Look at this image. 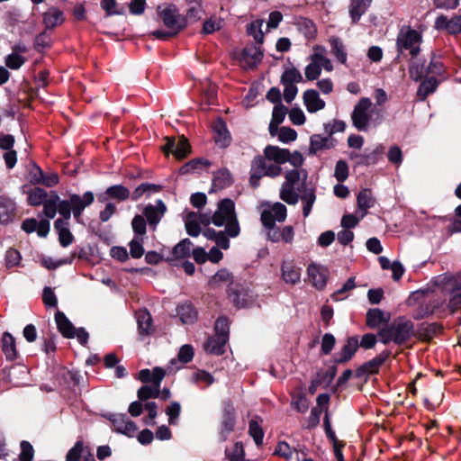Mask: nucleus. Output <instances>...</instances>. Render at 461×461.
Wrapping results in <instances>:
<instances>
[{"instance_id":"f257e3e1","label":"nucleus","mask_w":461,"mask_h":461,"mask_svg":"<svg viewBox=\"0 0 461 461\" xmlns=\"http://www.w3.org/2000/svg\"><path fill=\"white\" fill-rule=\"evenodd\" d=\"M307 172L303 169L294 168L286 171L285 181L280 188V198L288 204H296L300 195L312 187L307 184Z\"/></svg>"},{"instance_id":"f03ea898","label":"nucleus","mask_w":461,"mask_h":461,"mask_svg":"<svg viewBox=\"0 0 461 461\" xmlns=\"http://www.w3.org/2000/svg\"><path fill=\"white\" fill-rule=\"evenodd\" d=\"M414 335V326L411 321L405 317L395 319L390 325L379 330V339L384 344L394 342L401 345L410 340Z\"/></svg>"},{"instance_id":"7ed1b4c3","label":"nucleus","mask_w":461,"mask_h":461,"mask_svg":"<svg viewBox=\"0 0 461 461\" xmlns=\"http://www.w3.org/2000/svg\"><path fill=\"white\" fill-rule=\"evenodd\" d=\"M212 222L218 227L225 226V232L230 237L234 238L240 234V225L232 200L226 198L219 202L217 210L212 215Z\"/></svg>"},{"instance_id":"20e7f679","label":"nucleus","mask_w":461,"mask_h":461,"mask_svg":"<svg viewBox=\"0 0 461 461\" xmlns=\"http://www.w3.org/2000/svg\"><path fill=\"white\" fill-rule=\"evenodd\" d=\"M95 199L94 194L90 191L86 192L83 196L72 194L69 200H60L59 197L58 212L68 222L73 212L74 218L77 222H81V215L86 207L93 203Z\"/></svg>"},{"instance_id":"39448f33","label":"nucleus","mask_w":461,"mask_h":461,"mask_svg":"<svg viewBox=\"0 0 461 461\" xmlns=\"http://www.w3.org/2000/svg\"><path fill=\"white\" fill-rule=\"evenodd\" d=\"M321 68L327 72H331L334 69L331 60L326 56V49L317 45L313 48V53L310 56V63L304 69L306 79L310 81L317 79L321 73Z\"/></svg>"},{"instance_id":"423d86ee","label":"nucleus","mask_w":461,"mask_h":461,"mask_svg":"<svg viewBox=\"0 0 461 461\" xmlns=\"http://www.w3.org/2000/svg\"><path fill=\"white\" fill-rule=\"evenodd\" d=\"M421 42L422 35L420 32L411 29L410 26H403L399 31L396 40V48L399 53H403V51L408 50L413 59L420 53V45Z\"/></svg>"},{"instance_id":"0eeeda50","label":"nucleus","mask_w":461,"mask_h":461,"mask_svg":"<svg viewBox=\"0 0 461 461\" xmlns=\"http://www.w3.org/2000/svg\"><path fill=\"white\" fill-rule=\"evenodd\" d=\"M158 14L167 29L171 30L173 33L177 34L186 26L185 18L181 15L178 9L173 5L158 7Z\"/></svg>"},{"instance_id":"6e6552de","label":"nucleus","mask_w":461,"mask_h":461,"mask_svg":"<svg viewBox=\"0 0 461 461\" xmlns=\"http://www.w3.org/2000/svg\"><path fill=\"white\" fill-rule=\"evenodd\" d=\"M372 102L367 97L361 98L354 106L351 120L354 127L358 131H366L371 120Z\"/></svg>"},{"instance_id":"1a4fd4ad","label":"nucleus","mask_w":461,"mask_h":461,"mask_svg":"<svg viewBox=\"0 0 461 461\" xmlns=\"http://www.w3.org/2000/svg\"><path fill=\"white\" fill-rule=\"evenodd\" d=\"M286 207L281 203H275L272 206L263 210L261 213L262 224L267 228L275 227L276 221H284L286 218Z\"/></svg>"},{"instance_id":"9d476101","label":"nucleus","mask_w":461,"mask_h":461,"mask_svg":"<svg viewBox=\"0 0 461 461\" xmlns=\"http://www.w3.org/2000/svg\"><path fill=\"white\" fill-rule=\"evenodd\" d=\"M437 31L446 32L451 35L461 33V15L455 14L451 17L441 14L434 22Z\"/></svg>"},{"instance_id":"9b49d317","label":"nucleus","mask_w":461,"mask_h":461,"mask_svg":"<svg viewBox=\"0 0 461 461\" xmlns=\"http://www.w3.org/2000/svg\"><path fill=\"white\" fill-rule=\"evenodd\" d=\"M166 212L167 206L162 200H158L155 204H148L143 210V213L153 230H155Z\"/></svg>"},{"instance_id":"f8f14e48","label":"nucleus","mask_w":461,"mask_h":461,"mask_svg":"<svg viewBox=\"0 0 461 461\" xmlns=\"http://www.w3.org/2000/svg\"><path fill=\"white\" fill-rule=\"evenodd\" d=\"M266 158L257 156L253 158L250 167L249 184L257 188L259 185L260 179L266 176L267 161Z\"/></svg>"},{"instance_id":"ddd939ff","label":"nucleus","mask_w":461,"mask_h":461,"mask_svg":"<svg viewBox=\"0 0 461 461\" xmlns=\"http://www.w3.org/2000/svg\"><path fill=\"white\" fill-rule=\"evenodd\" d=\"M307 273L309 280L312 285L318 289H321L325 286L328 277V271L326 268L316 264H312L308 267Z\"/></svg>"},{"instance_id":"4468645a","label":"nucleus","mask_w":461,"mask_h":461,"mask_svg":"<svg viewBox=\"0 0 461 461\" xmlns=\"http://www.w3.org/2000/svg\"><path fill=\"white\" fill-rule=\"evenodd\" d=\"M263 53L259 48L256 46L247 47L243 50L240 62L243 68H254L262 59Z\"/></svg>"},{"instance_id":"2eb2a0df","label":"nucleus","mask_w":461,"mask_h":461,"mask_svg":"<svg viewBox=\"0 0 461 461\" xmlns=\"http://www.w3.org/2000/svg\"><path fill=\"white\" fill-rule=\"evenodd\" d=\"M303 104L309 113H316L325 107V102L316 90L309 89L303 93Z\"/></svg>"},{"instance_id":"dca6fc26","label":"nucleus","mask_w":461,"mask_h":461,"mask_svg":"<svg viewBox=\"0 0 461 461\" xmlns=\"http://www.w3.org/2000/svg\"><path fill=\"white\" fill-rule=\"evenodd\" d=\"M22 229L27 233L36 230L40 237L44 238L50 231V222L47 220L38 221L32 218L27 219L23 222Z\"/></svg>"},{"instance_id":"f3484780","label":"nucleus","mask_w":461,"mask_h":461,"mask_svg":"<svg viewBox=\"0 0 461 461\" xmlns=\"http://www.w3.org/2000/svg\"><path fill=\"white\" fill-rule=\"evenodd\" d=\"M114 429L117 432L125 434L129 437H133L137 432L136 424L129 420L125 415H119L113 420Z\"/></svg>"},{"instance_id":"a211bd4d","label":"nucleus","mask_w":461,"mask_h":461,"mask_svg":"<svg viewBox=\"0 0 461 461\" xmlns=\"http://www.w3.org/2000/svg\"><path fill=\"white\" fill-rule=\"evenodd\" d=\"M228 340L225 335H214L207 339L204 344V349L210 354L221 355L224 353L225 345Z\"/></svg>"},{"instance_id":"6ab92c4d","label":"nucleus","mask_w":461,"mask_h":461,"mask_svg":"<svg viewBox=\"0 0 461 461\" xmlns=\"http://www.w3.org/2000/svg\"><path fill=\"white\" fill-rule=\"evenodd\" d=\"M288 154V149H281L277 146L268 145L264 149L265 158L279 165L287 162Z\"/></svg>"},{"instance_id":"aec40b11","label":"nucleus","mask_w":461,"mask_h":461,"mask_svg":"<svg viewBox=\"0 0 461 461\" xmlns=\"http://www.w3.org/2000/svg\"><path fill=\"white\" fill-rule=\"evenodd\" d=\"M282 278L287 284L294 285L300 281L301 272L292 261H285L281 267Z\"/></svg>"},{"instance_id":"412c9836","label":"nucleus","mask_w":461,"mask_h":461,"mask_svg":"<svg viewBox=\"0 0 461 461\" xmlns=\"http://www.w3.org/2000/svg\"><path fill=\"white\" fill-rule=\"evenodd\" d=\"M2 351L7 360L13 361L17 357V349L14 338L9 333L5 332L1 339Z\"/></svg>"},{"instance_id":"4be33fe9","label":"nucleus","mask_w":461,"mask_h":461,"mask_svg":"<svg viewBox=\"0 0 461 461\" xmlns=\"http://www.w3.org/2000/svg\"><path fill=\"white\" fill-rule=\"evenodd\" d=\"M235 426V411L232 407L226 408L222 414L221 424V435L222 440L227 438V436L233 430Z\"/></svg>"},{"instance_id":"5701e85b","label":"nucleus","mask_w":461,"mask_h":461,"mask_svg":"<svg viewBox=\"0 0 461 461\" xmlns=\"http://www.w3.org/2000/svg\"><path fill=\"white\" fill-rule=\"evenodd\" d=\"M359 347L358 339L357 337H351L347 340V343L342 348L341 351L338 354V357L336 359L337 363H345L348 361L357 349Z\"/></svg>"},{"instance_id":"b1692460","label":"nucleus","mask_w":461,"mask_h":461,"mask_svg":"<svg viewBox=\"0 0 461 461\" xmlns=\"http://www.w3.org/2000/svg\"><path fill=\"white\" fill-rule=\"evenodd\" d=\"M372 0H351L349 5V15L353 23H357L360 17L370 6Z\"/></svg>"},{"instance_id":"393cba45","label":"nucleus","mask_w":461,"mask_h":461,"mask_svg":"<svg viewBox=\"0 0 461 461\" xmlns=\"http://www.w3.org/2000/svg\"><path fill=\"white\" fill-rule=\"evenodd\" d=\"M55 321L59 332L65 338H75V328L63 312H57L55 314Z\"/></svg>"},{"instance_id":"a878e982","label":"nucleus","mask_w":461,"mask_h":461,"mask_svg":"<svg viewBox=\"0 0 461 461\" xmlns=\"http://www.w3.org/2000/svg\"><path fill=\"white\" fill-rule=\"evenodd\" d=\"M389 320L390 315L380 309H372L366 313V324L372 329L377 328L383 323H387Z\"/></svg>"},{"instance_id":"bb28decb","label":"nucleus","mask_w":461,"mask_h":461,"mask_svg":"<svg viewBox=\"0 0 461 461\" xmlns=\"http://www.w3.org/2000/svg\"><path fill=\"white\" fill-rule=\"evenodd\" d=\"M329 42L331 48L330 51L337 60L346 65L348 55L343 41L339 38L332 36L329 39Z\"/></svg>"},{"instance_id":"cd10ccee","label":"nucleus","mask_w":461,"mask_h":461,"mask_svg":"<svg viewBox=\"0 0 461 461\" xmlns=\"http://www.w3.org/2000/svg\"><path fill=\"white\" fill-rule=\"evenodd\" d=\"M54 227L59 232V240L63 247H67L73 242L74 237L68 229L67 221L58 219L54 222Z\"/></svg>"},{"instance_id":"c85d7f7f","label":"nucleus","mask_w":461,"mask_h":461,"mask_svg":"<svg viewBox=\"0 0 461 461\" xmlns=\"http://www.w3.org/2000/svg\"><path fill=\"white\" fill-rule=\"evenodd\" d=\"M357 202L358 209L362 211L361 217L363 218L366 214L367 209L371 208L375 203L371 190L363 189L360 191Z\"/></svg>"},{"instance_id":"c756f323","label":"nucleus","mask_w":461,"mask_h":461,"mask_svg":"<svg viewBox=\"0 0 461 461\" xmlns=\"http://www.w3.org/2000/svg\"><path fill=\"white\" fill-rule=\"evenodd\" d=\"M185 226L190 236L197 237L201 232L198 213L194 212H188L185 217Z\"/></svg>"},{"instance_id":"7c9ffc66","label":"nucleus","mask_w":461,"mask_h":461,"mask_svg":"<svg viewBox=\"0 0 461 461\" xmlns=\"http://www.w3.org/2000/svg\"><path fill=\"white\" fill-rule=\"evenodd\" d=\"M161 189V185L149 183H143L140 185L138 187H136V189L133 191L131 194V199L133 201H137L140 198H141L144 194H147L149 196L151 194L160 192Z\"/></svg>"},{"instance_id":"2f4dec72","label":"nucleus","mask_w":461,"mask_h":461,"mask_svg":"<svg viewBox=\"0 0 461 461\" xmlns=\"http://www.w3.org/2000/svg\"><path fill=\"white\" fill-rule=\"evenodd\" d=\"M63 22L62 13L56 9L50 8L43 14V23L46 29H51Z\"/></svg>"},{"instance_id":"473e14b6","label":"nucleus","mask_w":461,"mask_h":461,"mask_svg":"<svg viewBox=\"0 0 461 461\" xmlns=\"http://www.w3.org/2000/svg\"><path fill=\"white\" fill-rule=\"evenodd\" d=\"M14 211L13 201L7 197L0 196V222H7L11 220Z\"/></svg>"},{"instance_id":"72a5a7b5","label":"nucleus","mask_w":461,"mask_h":461,"mask_svg":"<svg viewBox=\"0 0 461 461\" xmlns=\"http://www.w3.org/2000/svg\"><path fill=\"white\" fill-rule=\"evenodd\" d=\"M137 321L141 334L149 335L152 332V318L148 312H139L137 313Z\"/></svg>"},{"instance_id":"f704fd0d","label":"nucleus","mask_w":461,"mask_h":461,"mask_svg":"<svg viewBox=\"0 0 461 461\" xmlns=\"http://www.w3.org/2000/svg\"><path fill=\"white\" fill-rule=\"evenodd\" d=\"M438 84V82L435 77H429L424 80L417 91V95L420 100L424 101L429 94L437 89Z\"/></svg>"},{"instance_id":"c9c22d12","label":"nucleus","mask_w":461,"mask_h":461,"mask_svg":"<svg viewBox=\"0 0 461 461\" xmlns=\"http://www.w3.org/2000/svg\"><path fill=\"white\" fill-rule=\"evenodd\" d=\"M300 199L303 202V214L308 217L316 200L314 187L305 190V193L300 195Z\"/></svg>"},{"instance_id":"e433bc0d","label":"nucleus","mask_w":461,"mask_h":461,"mask_svg":"<svg viewBox=\"0 0 461 461\" xmlns=\"http://www.w3.org/2000/svg\"><path fill=\"white\" fill-rule=\"evenodd\" d=\"M231 184V175L228 170H219L212 180L214 190L223 189Z\"/></svg>"},{"instance_id":"4c0bfd02","label":"nucleus","mask_w":461,"mask_h":461,"mask_svg":"<svg viewBox=\"0 0 461 461\" xmlns=\"http://www.w3.org/2000/svg\"><path fill=\"white\" fill-rule=\"evenodd\" d=\"M214 131L217 134L215 141L219 143L221 147L228 146L230 141V136L225 123L222 121H219L214 126Z\"/></svg>"},{"instance_id":"58836bf2","label":"nucleus","mask_w":461,"mask_h":461,"mask_svg":"<svg viewBox=\"0 0 461 461\" xmlns=\"http://www.w3.org/2000/svg\"><path fill=\"white\" fill-rule=\"evenodd\" d=\"M177 313L183 323H192L195 321L197 312L191 304H182L177 308Z\"/></svg>"},{"instance_id":"ea45409f","label":"nucleus","mask_w":461,"mask_h":461,"mask_svg":"<svg viewBox=\"0 0 461 461\" xmlns=\"http://www.w3.org/2000/svg\"><path fill=\"white\" fill-rule=\"evenodd\" d=\"M303 81L301 72L295 68H288L285 70L281 77V83L283 85H294Z\"/></svg>"},{"instance_id":"a19ab883","label":"nucleus","mask_w":461,"mask_h":461,"mask_svg":"<svg viewBox=\"0 0 461 461\" xmlns=\"http://www.w3.org/2000/svg\"><path fill=\"white\" fill-rule=\"evenodd\" d=\"M193 243L189 239H184L177 243L173 249V255L175 258H185L190 255Z\"/></svg>"},{"instance_id":"79ce46f5","label":"nucleus","mask_w":461,"mask_h":461,"mask_svg":"<svg viewBox=\"0 0 461 461\" xmlns=\"http://www.w3.org/2000/svg\"><path fill=\"white\" fill-rule=\"evenodd\" d=\"M329 138L323 137L320 134H314L310 140V152L316 153L323 149H329Z\"/></svg>"},{"instance_id":"37998d69","label":"nucleus","mask_w":461,"mask_h":461,"mask_svg":"<svg viewBox=\"0 0 461 461\" xmlns=\"http://www.w3.org/2000/svg\"><path fill=\"white\" fill-rule=\"evenodd\" d=\"M176 145L174 156L177 159L185 158L191 151L188 140L184 136L179 137L177 140H176Z\"/></svg>"},{"instance_id":"c03bdc74","label":"nucleus","mask_w":461,"mask_h":461,"mask_svg":"<svg viewBox=\"0 0 461 461\" xmlns=\"http://www.w3.org/2000/svg\"><path fill=\"white\" fill-rule=\"evenodd\" d=\"M106 194L110 198L117 199L119 201H124L130 197V190L121 185L108 187Z\"/></svg>"},{"instance_id":"a18cd8bd","label":"nucleus","mask_w":461,"mask_h":461,"mask_svg":"<svg viewBox=\"0 0 461 461\" xmlns=\"http://www.w3.org/2000/svg\"><path fill=\"white\" fill-rule=\"evenodd\" d=\"M409 73L413 80L419 81L425 74H427V69L420 60L416 59V58H411Z\"/></svg>"},{"instance_id":"49530a36","label":"nucleus","mask_w":461,"mask_h":461,"mask_svg":"<svg viewBox=\"0 0 461 461\" xmlns=\"http://www.w3.org/2000/svg\"><path fill=\"white\" fill-rule=\"evenodd\" d=\"M138 398L140 401H147L150 398H158L160 394L158 387L154 384L143 385L138 390Z\"/></svg>"},{"instance_id":"de8ad7c7","label":"nucleus","mask_w":461,"mask_h":461,"mask_svg":"<svg viewBox=\"0 0 461 461\" xmlns=\"http://www.w3.org/2000/svg\"><path fill=\"white\" fill-rule=\"evenodd\" d=\"M39 177L35 178V183L42 184L48 187L56 185L59 183V176L56 173H49L45 175L41 168H37Z\"/></svg>"},{"instance_id":"09e8293b","label":"nucleus","mask_w":461,"mask_h":461,"mask_svg":"<svg viewBox=\"0 0 461 461\" xmlns=\"http://www.w3.org/2000/svg\"><path fill=\"white\" fill-rule=\"evenodd\" d=\"M203 13V7H202V5L200 2L199 1H191L188 4L186 17H185V21L190 20V21L195 22V21L201 19Z\"/></svg>"},{"instance_id":"8fccbe9b","label":"nucleus","mask_w":461,"mask_h":461,"mask_svg":"<svg viewBox=\"0 0 461 461\" xmlns=\"http://www.w3.org/2000/svg\"><path fill=\"white\" fill-rule=\"evenodd\" d=\"M249 434L253 438L255 443L258 446H260L262 444L263 438H264V431H263L261 426L259 425V423L258 422V420L255 419H252L249 421Z\"/></svg>"},{"instance_id":"3c124183","label":"nucleus","mask_w":461,"mask_h":461,"mask_svg":"<svg viewBox=\"0 0 461 461\" xmlns=\"http://www.w3.org/2000/svg\"><path fill=\"white\" fill-rule=\"evenodd\" d=\"M47 193L41 188L32 189L28 195V203L32 206L43 204L47 201Z\"/></svg>"},{"instance_id":"603ef678","label":"nucleus","mask_w":461,"mask_h":461,"mask_svg":"<svg viewBox=\"0 0 461 461\" xmlns=\"http://www.w3.org/2000/svg\"><path fill=\"white\" fill-rule=\"evenodd\" d=\"M59 195L53 194L43 203V213L46 217L53 219L58 212Z\"/></svg>"},{"instance_id":"864d4df0","label":"nucleus","mask_w":461,"mask_h":461,"mask_svg":"<svg viewBox=\"0 0 461 461\" xmlns=\"http://www.w3.org/2000/svg\"><path fill=\"white\" fill-rule=\"evenodd\" d=\"M263 25L262 20H257L248 26V33L251 35L258 43H262L264 40V33L261 27Z\"/></svg>"},{"instance_id":"5fc2aeb1","label":"nucleus","mask_w":461,"mask_h":461,"mask_svg":"<svg viewBox=\"0 0 461 461\" xmlns=\"http://www.w3.org/2000/svg\"><path fill=\"white\" fill-rule=\"evenodd\" d=\"M210 166V162L208 160L203 159V158H195L188 163L185 164L181 168L180 172L182 174H186L191 171H194L195 169H198L202 167H207Z\"/></svg>"},{"instance_id":"6e6d98bb","label":"nucleus","mask_w":461,"mask_h":461,"mask_svg":"<svg viewBox=\"0 0 461 461\" xmlns=\"http://www.w3.org/2000/svg\"><path fill=\"white\" fill-rule=\"evenodd\" d=\"M230 283H232V276L225 269L217 272L211 279L212 285H220L221 284L229 285Z\"/></svg>"},{"instance_id":"4d7b16f0","label":"nucleus","mask_w":461,"mask_h":461,"mask_svg":"<svg viewBox=\"0 0 461 461\" xmlns=\"http://www.w3.org/2000/svg\"><path fill=\"white\" fill-rule=\"evenodd\" d=\"M291 404L299 412H305L309 408V401L303 393L294 395Z\"/></svg>"},{"instance_id":"13d9d810","label":"nucleus","mask_w":461,"mask_h":461,"mask_svg":"<svg viewBox=\"0 0 461 461\" xmlns=\"http://www.w3.org/2000/svg\"><path fill=\"white\" fill-rule=\"evenodd\" d=\"M26 61V59L18 53H11L5 58V65L11 69L20 68Z\"/></svg>"},{"instance_id":"bf43d9fd","label":"nucleus","mask_w":461,"mask_h":461,"mask_svg":"<svg viewBox=\"0 0 461 461\" xmlns=\"http://www.w3.org/2000/svg\"><path fill=\"white\" fill-rule=\"evenodd\" d=\"M181 412V405L177 402H173L166 409V413L168 416V422L171 425L176 423V420Z\"/></svg>"},{"instance_id":"052dcab7","label":"nucleus","mask_w":461,"mask_h":461,"mask_svg":"<svg viewBox=\"0 0 461 461\" xmlns=\"http://www.w3.org/2000/svg\"><path fill=\"white\" fill-rule=\"evenodd\" d=\"M222 27V20L215 17H211L203 23V32L205 34L212 33L219 31Z\"/></svg>"},{"instance_id":"680f3d73","label":"nucleus","mask_w":461,"mask_h":461,"mask_svg":"<svg viewBox=\"0 0 461 461\" xmlns=\"http://www.w3.org/2000/svg\"><path fill=\"white\" fill-rule=\"evenodd\" d=\"M21 453L19 455L20 461H32L34 456V449L30 442L22 441L21 442Z\"/></svg>"},{"instance_id":"e2e57ef3","label":"nucleus","mask_w":461,"mask_h":461,"mask_svg":"<svg viewBox=\"0 0 461 461\" xmlns=\"http://www.w3.org/2000/svg\"><path fill=\"white\" fill-rule=\"evenodd\" d=\"M334 176L339 182L345 181L348 176V167L344 160H339L335 167Z\"/></svg>"},{"instance_id":"0e129e2a","label":"nucleus","mask_w":461,"mask_h":461,"mask_svg":"<svg viewBox=\"0 0 461 461\" xmlns=\"http://www.w3.org/2000/svg\"><path fill=\"white\" fill-rule=\"evenodd\" d=\"M287 112L288 110L284 104H278L275 105L272 113L271 122L281 124L284 122Z\"/></svg>"},{"instance_id":"69168bd1","label":"nucleus","mask_w":461,"mask_h":461,"mask_svg":"<svg viewBox=\"0 0 461 461\" xmlns=\"http://www.w3.org/2000/svg\"><path fill=\"white\" fill-rule=\"evenodd\" d=\"M230 322L226 317H219L215 321V335H225L229 339Z\"/></svg>"},{"instance_id":"338daca9","label":"nucleus","mask_w":461,"mask_h":461,"mask_svg":"<svg viewBox=\"0 0 461 461\" xmlns=\"http://www.w3.org/2000/svg\"><path fill=\"white\" fill-rule=\"evenodd\" d=\"M297 138V132L289 127H282L279 130L278 140L281 142L286 143L295 140Z\"/></svg>"},{"instance_id":"774afa93","label":"nucleus","mask_w":461,"mask_h":461,"mask_svg":"<svg viewBox=\"0 0 461 461\" xmlns=\"http://www.w3.org/2000/svg\"><path fill=\"white\" fill-rule=\"evenodd\" d=\"M346 123L343 121L335 120L331 122L326 123L324 125L325 132L331 136L336 132H342L345 131Z\"/></svg>"}]
</instances>
